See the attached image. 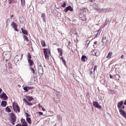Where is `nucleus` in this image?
<instances>
[{"label": "nucleus", "mask_w": 126, "mask_h": 126, "mask_svg": "<svg viewBox=\"0 0 126 126\" xmlns=\"http://www.w3.org/2000/svg\"><path fill=\"white\" fill-rule=\"evenodd\" d=\"M45 16V14L44 13H43L42 15V17H44Z\"/></svg>", "instance_id": "nucleus-41"}, {"label": "nucleus", "mask_w": 126, "mask_h": 126, "mask_svg": "<svg viewBox=\"0 0 126 126\" xmlns=\"http://www.w3.org/2000/svg\"><path fill=\"white\" fill-rule=\"evenodd\" d=\"M124 56L123 55H122L121 57V58L122 59H123L124 58Z\"/></svg>", "instance_id": "nucleus-49"}, {"label": "nucleus", "mask_w": 126, "mask_h": 126, "mask_svg": "<svg viewBox=\"0 0 126 126\" xmlns=\"http://www.w3.org/2000/svg\"><path fill=\"white\" fill-rule=\"evenodd\" d=\"M26 104L28 105H32V104L31 103H29L28 101L26 103Z\"/></svg>", "instance_id": "nucleus-35"}, {"label": "nucleus", "mask_w": 126, "mask_h": 126, "mask_svg": "<svg viewBox=\"0 0 126 126\" xmlns=\"http://www.w3.org/2000/svg\"><path fill=\"white\" fill-rule=\"evenodd\" d=\"M107 24L106 23V24H104L103 25V27H105L106 25Z\"/></svg>", "instance_id": "nucleus-52"}, {"label": "nucleus", "mask_w": 126, "mask_h": 126, "mask_svg": "<svg viewBox=\"0 0 126 126\" xmlns=\"http://www.w3.org/2000/svg\"><path fill=\"white\" fill-rule=\"evenodd\" d=\"M16 126H22L20 124H18L17 125H16Z\"/></svg>", "instance_id": "nucleus-50"}, {"label": "nucleus", "mask_w": 126, "mask_h": 126, "mask_svg": "<svg viewBox=\"0 0 126 126\" xmlns=\"http://www.w3.org/2000/svg\"><path fill=\"white\" fill-rule=\"evenodd\" d=\"M119 112L121 115H122L123 117L126 118V113L125 111L122 109L119 110Z\"/></svg>", "instance_id": "nucleus-11"}, {"label": "nucleus", "mask_w": 126, "mask_h": 126, "mask_svg": "<svg viewBox=\"0 0 126 126\" xmlns=\"http://www.w3.org/2000/svg\"><path fill=\"white\" fill-rule=\"evenodd\" d=\"M58 52L60 53V55L62 56L63 55V52L61 48H59L58 49Z\"/></svg>", "instance_id": "nucleus-20"}, {"label": "nucleus", "mask_w": 126, "mask_h": 126, "mask_svg": "<svg viewBox=\"0 0 126 126\" xmlns=\"http://www.w3.org/2000/svg\"><path fill=\"white\" fill-rule=\"evenodd\" d=\"M42 109L43 111H44L45 110V108H43L42 107Z\"/></svg>", "instance_id": "nucleus-51"}, {"label": "nucleus", "mask_w": 126, "mask_h": 126, "mask_svg": "<svg viewBox=\"0 0 126 126\" xmlns=\"http://www.w3.org/2000/svg\"><path fill=\"white\" fill-rule=\"evenodd\" d=\"M7 102L6 101L4 100L2 101L1 103V105L3 107H5L6 106Z\"/></svg>", "instance_id": "nucleus-14"}, {"label": "nucleus", "mask_w": 126, "mask_h": 126, "mask_svg": "<svg viewBox=\"0 0 126 126\" xmlns=\"http://www.w3.org/2000/svg\"><path fill=\"white\" fill-rule=\"evenodd\" d=\"M21 122L22 126H28L27 124L24 119L22 118L21 119Z\"/></svg>", "instance_id": "nucleus-12"}, {"label": "nucleus", "mask_w": 126, "mask_h": 126, "mask_svg": "<svg viewBox=\"0 0 126 126\" xmlns=\"http://www.w3.org/2000/svg\"><path fill=\"white\" fill-rule=\"evenodd\" d=\"M22 2H23L22 3H23L24 4L25 2V0H23Z\"/></svg>", "instance_id": "nucleus-62"}, {"label": "nucleus", "mask_w": 126, "mask_h": 126, "mask_svg": "<svg viewBox=\"0 0 126 126\" xmlns=\"http://www.w3.org/2000/svg\"><path fill=\"white\" fill-rule=\"evenodd\" d=\"M123 101H121L120 102L118 103V108L119 109L121 107L122 105L123 104Z\"/></svg>", "instance_id": "nucleus-18"}, {"label": "nucleus", "mask_w": 126, "mask_h": 126, "mask_svg": "<svg viewBox=\"0 0 126 126\" xmlns=\"http://www.w3.org/2000/svg\"><path fill=\"white\" fill-rule=\"evenodd\" d=\"M97 68V66L96 65L94 67V68H92V70H93L94 71H95V70Z\"/></svg>", "instance_id": "nucleus-33"}, {"label": "nucleus", "mask_w": 126, "mask_h": 126, "mask_svg": "<svg viewBox=\"0 0 126 126\" xmlns=\"http://www.w3.org/2000/svg\"><path fill=\"white\" fill-rule=\"evenodd\" d=\"M21 0V4H22V2H23V0Z\"/></svg>", "instance_id": "nucleus-64"}, {"label": "nucleus", "mask_w": 126, "mask_h": 126, "mask_svg": "<svg viewBox=\"0 0 126 126\" xmlns=\"http://www.w3.org/2000/svg\"><path fill=\"white\" fill-rule=\"evenodd\" d=\"M10 117L12 124L13 125L14 124V123L16 120V117L15 115L13 113H11Z\"/></svg>", "instance_id": "nucleus-5"}, {"label": "nucleus", "mask_w": 126, "mask_h": 126, "mask_svg": "<svg viewBox=\"0 0 126 126\" xmlns=\"http://www.w3.org/2000/svg\"><path fill=\"white\" fill-rule=\"evenodd\" d=\"M95 0H90L89 1L92 2H94L95 1Z\"/></svg>", "instance_id": "nucleus-48"}, {"label": "nucleus", "mask_w": 126, "mask_h": 126, "mask_svg": "<svg viewBox=\"0 0 126 126\" xmlns=\"http://www.w3.org/2000/svg\"><path fill=\"white\" fill-rule=\"evenodd\" d=\"M124 104L125 105H126V100L125 101V102L124 103Z\"/></svg>", "instance_id": "nucleus-57"}, {"label": "nucleus", "mask_w": 126, "mask_h": 126, "mask_svg": "<svg viewBox=\"0 0 126 126\" xmlns=\"http://www.w3.org/2000/svg\"><path fill=\"white\" fill-rule=\"evenodd\" d=\"M26 97L27 99L29 101H31L33 99V98H32V97L29 96H26Z\"/></svg>", "instance_id": "nucleus-17"}, {"label": "nucleus", "mask_w": 126, "mask_h": 126, "mask_svg": "<svg viewBox=\"0 0 126 126\" xmlns=\"http://www.w3.org/2000/svg\"><path fill=\"white\" fill-rule=\"evenodd\" d=\"M114 79L116 80H119L120 77V76L118 74L115 75L114 76Z\"/></svg>", "instance_id": "nucleus-19"}, {"label": "nucleus", "mask_w": 126, "mask_h": 126, "mask_svg": "<svg viewBox=\"0 0 126 126\" xmlns=\"http://www.w3.org/2000/svg\"><path fill=\"white\" fill-rule=\"evenodd\" d=\"M93 104L94 106L99 109L102 108V107L96 101H94L93 102Z\"/></svg>", "instance_id": "nucleus-10"}, {"label": "nucleus", "mask_w": 126, "mask_h": 126, "mask_svg": "<svg viewBox=\"0 0 126 126\" xmlns=\"http://www.w3.org/2000/svg\"><path fill=\"white\" fill-rule=\"evenodd\" d=\"M41 42L43 47H44L46 46V44L45 41L42 40L41 41Z\"/></svg>", "instance_id": "nucleus-22"}, {"label": "nucleus", "mask_w": 126, "mask_h": 126, "mask_svg": "<svg viewBox=\"0 0 126 126\" xmlns=\"http://www.w3.org/2000/svg\"><path fill=\"white\" fill-rule=\"evenodd\" d=\"M67 7L68 10H70L71 12L73 11V9L70 6H68Z\"/></svg>", "instance_id": "nucleus-28"}, {"label": "nucleus", "mask_w": 126, "mask_h": 126, "mask_svg": "<svg viewBox=\"0 0 126 126\" xmlns=\"http://www.w3.org/2000/svg\"><path fill=\"white\" fill-rule=\"evenodd\" d=\"M93 6L94 9L97 11H100V9L99 8L100 5L98 4H96L95 3H94L93 5Z\"/></svg>", "instance_id": "nucleus-9"}, {"label": "nucleus", "mask_w": 126, "mask_h": 126, "mask_svg": "<svg viewBox=\"0 0 126 126\" xmlns=\"http://www.w3.org/2000/svg\"><path fill=\"white\" fill-rule=\"evenodd\" d=\"M21 29L23 33L26 35L28 33L26 30H25V29H24L23 28H21Z\"/></svg>", "instance_id": "nucleus-16"}, {"label": "nucleus", "mask_w": 126, "mask_h": 126, "mask_svg": "<svg viewBox=\"0 0 126 126\" xmlns=\"http://www.w3.org/2000/svg\"><path fill=\"white\" fill-rule=\"evenodd\" d=\"M38 113L40 115H42L43 114V113L42 112H38Z\"/></svg>", "instance_id": "nucleus-46"}, {"label": "nucleus", "mask_w": 126, "mask_h": 126, "mask_svg": "<svg viewBox=\"0 0 126 126\" xmlns=\"http://www.w3.org/2000/svg\"><path fill=\"white\" fill-rule=\"evenodd\" d=\"M112 54V52H109L107 56L106 57V58H110Z\"/></svg>", "instance_id": "nucleus-23"}, {"label": "nucleus", "mask_w": 126, "mask_h": 126, "mask_svg": "<svg viewBox=\"0 0 126 126\" xmlns=\"http://www.w3.org/2000/svg\"><path fill=\"white\" fill-rule=\"evenodd\" d=\"M38 72L39 74H43L44 73L42 65L40 64L38 65Z\"/></svg>", "instance_id": "nucleus-6"}, {"label": "nucleus", "mask_w": 126, "mask_h": 126, "mask_svg": "<svg viewBox=\"0 0 126 126\" xmlns=\"http://www.w3.org/2000/svg\"><path fill=\"white\" fill-rule=\"evenodd\" d=\"M60 59L61 60H63V57H61V58H60Z\"/></svg>", "instance_id": "nucleus-58"}, {"label": "nucleus", "mask_w": 126, "mask_h": 126, "mask_svg": "<svg viewBox=\"0 0 126 126\" xmlns=\"http://www.w3.org/2000/svg\"><path fill=\"white\" fill-rule=\"evenodd\" d=\"M20 58V59H22V57H23V54L21 53H19L15 57L14 59V62L16 63L19 60V59H18V57H19Z\"/></svg>", "instance_id": "nucleus-4"}, {"label": "nucleus", "mask_w": 126, "mask_h": 126, "mask_svg": "<svg viewBox=\"0 0 126 126\" xmlns=\"http://www.w3.org/2000/svg\"><path fill=\"white\" fill-rule=\"evenodd\" d=\"M13 107L14 111H16V112H20L19 107L17 104L15 103L13 104Z\"/></svg>", "instance_id": "nucleus-2"}, {"label": "nucleus", "mask_w": 126, "mask_h": 126, "mask_svg": "<svg viewBox=\"0 0 126 126\" xmlns=\"http://www.w3.org/2000/svg\"><path fill=\"white\" fill-rule=\"evenodd\" d=\"M23 100L24 102H25V103H26L27 102V101L26 100V99L25 98H24L23 99Z\"/></svg>", "instance_id": "nucleus-42"}, {"label": "nucleus", "mask_w": 126, "mask_h": 126, "mask_svg": "<svg viewBox=\"0 0 126 126\" xmlns=\"http://www.w3.org/2000/svg\"><path fill=\"white\" fill-rule=\"evenodd\" d=\"M103 41L104 43L106 42H107L108 40L106 38V37L104 36L103 37Z\"/></svg>", "instance_id": "nucleus-26"}, {"label": "nucleus", "mask_w": 126, "mask_h": 126, "mask_svg": "<svg viewBox=\"0 0 126 126\" xmlns=\"http://www.w3.org/2000/svg\"><path fill=\"white\" fill-rule=\"evenodd\" d=\"M56 99H57V100H56V99H55V98L54 99V100H55L56 101V102H59V99H58L57 98Z\"/></svg>", "instance_id": "nucleus-43"}, {"label": "nucleus", "mask_w": 126, "mask_h": 126, "mask_svg": "<svg viewBox=\"0 0 126 126\" xmlns=\"http://www.w3.org/2000/svg\"><path fill=\"white\" fill-rule=\"evenodd\" d=\"M112 9L110 8H102L100 10V12H102L103 13H106L109 12L111 11Z\"/></svg>", "instance_id": "nucleus-8"}, {"label": "nucleus", "mask_w": 126, "mask_h": 126, "mask_svg": "<svg viewBox=\"0 0 126 126\" xmlns=\"http://www.w3.org/2000/svg\"><path fill=\"white\" fill-rule=\"evenodd\" d=\"M38 105L39 106V107H42L40 105V104H38Z\"/></svg>", "instance_id": "nucleus-53"}, {"label": "nucleus", "mask_w": 126, "mask_h": 126, "mask_svg": "<svg viewBox=\"0 0 126 126\" xmlns=\"http://www.w3.org/2000/svg\"><path fill=\"white\" fill-rule=\"evenodd\" d=\"M14 16L13 15H12L11 16V18H12V17H13Z\"/></svg>", "instance_id": "nucleus-63"}, {"label": "nucleus", "mask_w": 126, "mask_h": 126, "mask_svg": "<svg viewBox=\"0 0 126 126\" xmlns=\"http://www.w3.org/2000/svg\"><path fill=\"white\" fill-rule=\"evenodd\" d=\"M27 88L29 90L33 88L32 87H27Z\"/></svg>", "instance_id": "nucleus-47"}, {"label": "nucleus", "mask_w": 126, "mask_h": 126, "mask_svg": "<svg viewBox=\"0 0 126 126\" xmlns=\"http://www.w3.org/2000/svg\"><path fill=\"white\" fill-rule=\"evenodd\" d=\"M86 57L84 55H83L81 58V61L82 62H85L86 61V59H87Z\"/></svg>", "instance_id": "nucleus-15"}, {"label": "nucleus", "mask_w": 126, "mask_h": 126, "mask_svg": "<svg viewBox=\"0 0 126 126\" xmlns=\"http://www.w3.org/2000/svg\"><path fill=\"white\" fill-rule=\"evenodd\" d=\"M110 78L111 79L112 78V76L111 75H110Z\"/></svg>", "instance_id": "nucleus-54"}, {"label": "nucleus", "mask_w": 126, "mask_h": 126, "mask_svg": "<svg viewBox=\"0 0 126 126\" xmlns=\"http://www.w3.org/2000/svg\"><path fill=\"white\" fill-rule=\"evenodd\" d=\"M27 56V59H30L31 58V56L29 53H28V54Z\"/></svg>", "instance_id": "nucleus-30"}, {"label": "nucleus", "mask_w": 126, "mask_h": 126, "mask_svg": "<svg viewBox=\"0 0 126 126\" xmlns=\"http://www.w3.org/2000/svg\"><path fill=\"white\" fill-rule=\"evenodd\" d=\"M28 63L29 65V66L31 67V66H32L33 64H34V63L31 59H27Z\"/></svg>", "instance_id": "nucleus-13"}, {"label": "nucleus", "mask_w": 126, "mask_h": 126, "mask_svg": "<svg viewBox=\"0 0 126 126\" xmlns=\"http://www.w3.org/2000/svg\"><path fill=\"white\" fill-rule=\"evenodd\" d=\"M44 54L45 58L46 60H48L50 54V51L47 49H44Z\"/></svg>", "instance_id": "nucleus-1"}, {"label": "nucleus", "mask_w": 126, "mask_h": 126, "mask_svg": "<svg viewBox=\"0 0 126 126\" xmlns=\"http://www.w3.org/2000/svg\"><path fill=\"white\" fill-rule=\"evenodd\" d=\"M68 11V10L67 7L64 10V11L65 12H67Z\"/></svg>", "instance_id": "nucleus-39"}, {"label": "nucleus", "mask_w": 126, "mask_h": 126, "mask_svg": "<svg viewBox=\"0 0 126 126\" xmlns=\"http://www.w3.org/2000/svg\"><path fill=\"white\" fill-rule=\"evenodd\" d=\"M0 97L3 100H6L8 99V97L6 94L3 92L0 95Z\"/></svg>", "instance_id": "nucleus-7"}, {"label": "nucleus", "mask_w": 126, "mask_h": 126, "mask_svg": "<svg viewBox=\"0 0 126 126\" xmlns=\"http://www.w3.org/2000/svg\"><path fill=\"white\" fill-rule=\"evenodd\" d=\"M8 3L9 4H10L12 3V0H8Z\"/></svg>", "instance_id": "nucleus-40"}, {"label": "nucleus", "mask_w": 126, "mask_h": 126, "mask_svg": "<svg viewBox=\"0 0 126 126\" xmlns=\"http://www.w3.org/2000/svg\"><path fill=\"white\" fill-rule=\"evenodd\" d=\"M18 59H19V60H21V59H20V58H19V56L18 57Z\"/></svg>", "instance_id": "nucleus-61"}, {"label": "nucleus", "mask_w": 126, "mask_h": 126, "mask_svg": "<svg viewBox=\"0 0 126 126\" xmlns=\"http://www.w3.org/2000/svg\"><path fill=\"white\" fill-rule=\"evenodd\" d=\"M2 91V89L0 88V94L1 93Z\"/></svg>", "instance_id": "nucleus-56"}, {"label": "nucleus", "mask_w": 126, "mask_h": 126, "mask_svg": "<svg viewBox=\"0 0 126 126\" xmlns=\"http://www.w3.org/2000/svg\"><path fill=\"white\" fill-rule=\"evenodd\" d=\"M62 62L64 63V64L65 65L66 64V63L65 61L63 59V60Z\"/></svg>", "instance_id": "nucleus-44"}, {"label": "nucleus", "mask_w": 126, "mask_h": 126, "mask_svg": "<svg viewBox=\"0 0 126 126\" xmlns=\"http://www.w3.org/2000/svg\"><path fill=\"white\" fill-rule=\"evenodd\" d=\"M25 114L26 117H28L30 116V115L28 113L26 112Z\"/></svg>", "instance_id": "nucleus-36"}, {"label": "nucleus", "mask_w": 126, "mask_h": 126, "mask_svg": "<svg viewBox=\"0 0 126 126\" xmlns=\"http://www.w3.org/2000/svg\"><path fill=\"white\" fill-rule=\"evenodd\" d=\"M71 44V42L70 41H69L68 42V45H69Z\"/></svg>", "instance_id": "nucleus-60"}, {"label": "nucleus", "mask_w": 126, "mask_h": 126, "mask_svg": "<svg viewBox=\"0 0 126 126\" xmlns=\"http://www.w3.org/2000/svg\"><path fill=\"white\" fill-rule=\"evenodd\" d=\"M90 75H92V74H93L94 73L95 71H94L93 70H92V68L91 69V70H90Z\"/></svg>", "instance_id": "nucleus-34"}, {"label": "nucleus", "mask_w": 126, "mask_h": 126, "mask_svg": "<svg viewBox=\"0 0 126 126\" xmlns=\"http://www.w3.org/2000/svg\"><path fill=\"white\" fill-rule=\"evenodd\" d=\"M11 25V26L14 28L16 27H17V25H16V24L13 22H12Z\"/></svg>", "instance_id": "nucleus-24"}, {"label": "nucleus", "mask_w": 126, "mask_h": 126, "mask_svg": "<svg viewBox=\"0 0 126 126\" xmlns=\"http://www.w3.org/2000/svg\"><path fill=\"white\" fill-rule=\"evenodd\" d=\"M97 42L96 41H95L94 43V44H95V45H96V43H97Z\"/></svg>", "instance_id": "nucleus-55"}, {"label": "nucleus", "mask_w": 126, "mask_h": 126, "mask_svg": "<svg viewBox=\"0 0 126 126\" xmlns=\"http://www.w3.org/2000/svg\"><path fill=\"white\" fill-rule=\"evenodd\" d=\"M95 55L96 56H98L99 55V53L95 51Z\"/></svg>", "instance_id": "nucleus-37"}, {"label": "nucleus", "mask_w": 126, "mask_h": 126, "mask_svg": "<svg viewBox=\"0 0 126 126\" xmlns=\"http://www.w3.org/2000/svg\"><path fill=\"white\" fill-rule=\"evenodd\" d=\"M23 38L24 39V40H26L27 41H29V40L26 36L25 35H24L23 36Z\"/></svg>", "instance_id": "nucleus-31"}, {"label": "nucleus", "mask_w": 126, "mask_h": 126, "mask_svg": "<svg viewBox=\"0 0 126 126\" xmlns=\"http://www.w3.org/2000/svg\"><path fill=\"white\" fill-rule=\"evenodd\" d=\"M26 121L27 122L30 124H31V119L29 117H26Z\"/></svg>", "instance_id": "nucleus-21"}, {"label": "nucleus", "mask_w": 126, "mask_h": 126, "mask_svg": "<svg viewBox=\"0 0 126 126\" xmlns=\"http://www.w3.org/2000/svg\"><path fill=\"white\" fill-rule=\"evenodd\" d=\"M30 70L32 72V73L33 74H34L35 73V71L34 69L32 68L31 67H30Z\"/></svg>", "instance_id": "nucleus-25"}, {"label": "nucleus", "mask_w": 126, "mask_h": 126, "mask_svg": "<svg viewBox=\"0 0 126 126\" xmlns=\"http://www.w3.org/2000/svg\"><path fill=\"white\" fill-rule=\"evenodd\" d=\"M6 111L8 112H10L11 111V110L8 107H6L5 108Z\"/></svg>", "instance_id": "nucleus-27"}, {"label": "nucleus", "mask_w": 126, "mask_h": 126, "mask_svg": "<svg viewBox=\"0 0 126 126\" xmlns=\"http://www.w3.org/2000/svg\"><path fill=\"white\" fill-rule=\"evenodd\" d=\"M3 54L4 56L5 55L4 58L6 60L9 59L10 58L11 55L9 52L7 51L4 52Z\"/></svg>", "instance_id": "nucleus-3"}, {"label": "nucleus", "mask_w": 126, "mask_h": 126, "mask_svg": "<svg viewBox=\"0 0 126 126\" xmlns=\"http://www.w3.org/2000/svg\"><path fill=\"white\" fill-rule=\"evenodd\" d=\"M66 6V3L65 2H64L63 3L62 5V7H65Z\"/></svg>", "instance_id": "nucleus-38"}, {"label": "nucleus", "mask_w": 126, "mask_h": 126, "mask_svg": "<svg viewBox=\"0 0 126 126\" xmlns=\"http://www.w3.org/2000/svg\"><path fill=\"white\" fill-rule=\"evenodd\" d=\"M57 118V119L59 121H61L62 120V118L60 116V115H58Z\"/></svg>", "instance_id": "nucleus-29"}, {"label": "nucleus", "mask_w": 126, "mask_h": 126, "mask_svg": "<svg viewBox=\"0 0 126 126\" xmlns=\"http://www.w3.org/2000/svg\"><path fill=\"white\" fill-rule=\"evenodd\" d=\"M17 27H16L14 28V30L15 31H18V29H17Z\"/></svg>", "instance_id": "nucleus-45"}, {"label": "nucleus", "mask_w": 126, "mask_h": 126, "mask_svg": "<svg viewBox=\"0 0 126 126\" xmlns=\"http://www.w3.org/2000/svg\"><path fill=\"white\" fill-rule=\"evenodd\" d=\"M23 89L26 92H28V90L27 88V87H25L23 88Z\"/></svg>", "instance_id": "nucleus-32"}, {"label": "nucleus", "mask_w": 126, "mask_h": 126, "mask_svg": "<svg viewBox=\"0 0 126 126\" xmlns=\"http://www.w3.org/2000/svg\"><path fill=\"white\" fill-rule=\"evenodd\" d=\"M100 34V33H98V32H97V34H96V36H97V35H99Z\"/></svg>", "instance_id": "nucleus-59"}]
</instances>
